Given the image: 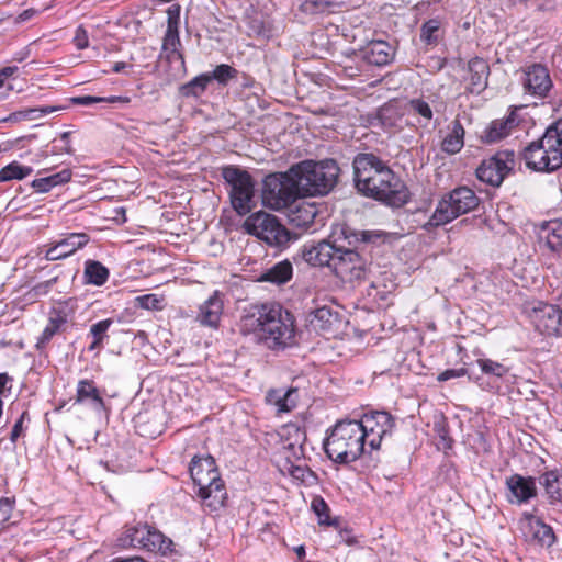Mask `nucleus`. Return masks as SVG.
I'll use <instances>...</instances> for the list:
<instances>
[{"label":"nucleus","instance_id":"f257e3e1","mask_svg":"<svg viewBox=\"0 0 562 562\" xmlns=\"http://www.w3.org/2000/svg\"><path fill=\"white\" fill-rule=\"evenodd\" d=\"M238 326L243 335H254L270 350H283L295 345V318L276 302L250 305Z\"/></svg>","mask_w":562,"mask_h":562},{"label":"nucleus","instance_id":"f03ea898","mask_svg":"<svg viewBox=\"0 0 562 562\" xmlns=\"http://www.w3.org/2000/svg\"><path fill=\"white\" fill-rule=\"evenodd\" d=\"M353 171L356 188L364 196L392 207H401L409 201L404 181L375 155H357Z\"/></svg>","mask_w":562,"mask_h":562},{"label":"nucleus","instance_id":"7ed1b4c3","mask_svg":"<svg viewBox=\"0 0 562 562\" xmlns=\"http://www.w3.org/2000/svg\"><path fill=\"white\" fill-rule=\"evenodd\" d=\"M323 447L326 456L338 464L352 463L369 453L357 419L336 422L327 429Z\"/></svg>","mask_w":562,"mask_h":562},{"label":"nucleus","instance_id":"20e7f679","mask_svg":"<svg viewBox=\"0 0 562 562\" xmlns=\"http://www.w3.org/2000/svg\"><path fill=\"white\" fill-rule=\"evenodd\" d=\"M189 472L196 487V496L210 510H218L225 506L227 499L225 482L212 456L193 457Z\"/></svg>","mask_w":562,"mask_h":562},{"label":"nucleus","instance_id":"39448f33","mask_svg":"<svg viewBox=\"0 0 562 562\" xmlns=\"http://www.w3.org/2000/svg\"><path fill=\"white\" fill-rule=\"evenodd\" d=\"M340 168L334 159L303 160L290 167L302 196L326 195L337 183Z\"/></svg>","mask_w":562,"mask_h":562},{"label":"nucleus","instance_id":"423d86ee","mask_svg":"<svg viewBox=\"0 0 562 562\" xmlns=\"http://www.w3.org/2000/svg\"><path fill=\"white\" fill-rule=\"evenodd\" d=\"M116 546L121 549L144 550L164 558H171L177 553L175 542L146 522L125 526L116 539Z\"/></svg>","mask_w":562,"mask_h":562},{"label":"nucleus","instance_id":"0eeeda50","mask_svg":"<svg viewBox=\"0 0 562 562\" xmlns=\"http://www.w3.org/2000/svg\"><path fill=\"white\" fill-rule=\"evenodd\" d=\"M480 204V198L465 186L457 187L445 194L430 217V224L435 226L450 223L460 215L475 210Z\"/></svg>","mask_w":562,"mask_h":562},{"label":"nucleus","instance_id":"6e6552de","mask_svg":"<svg viewBox=\"0 0 562 562\" xmlns=\"http://www.w3.org/2000/svg\"><path fill=\"white\" fill-rule=\"evenodd\" d=\"M262 202L272 210L289 207L299 198H303L297 181L290 169L285 172L271 173L263 179Z\"/></svg>","mask_w":562,"mask_h":562},{"label":"nucleus","instance_id":"1a4fd4ad","mask_svg":"<svg viewBox=\"0 0 562 562\" xmlns=\"http://www.w3.org/2000/svg\"><path fill=\"white\" fill-rule=\"evenodd\" d=\"M224 180L231 186L229 198L233 209L239 215H246L255 207V182L251 175L239 167L227 166L222 169Z\"/></svg>","mask_w":562,"mask_h":562},{"label":"nucleus","instance_id":"9d476101","mask_svg":"<svg viewBox=\"0 0 562 562\" xmlns=\"http://www.w3.org/2000/svg\"><path fill=\"white\" fill-rule=\"evenodd\" d=\"M331 272L344 283L351 285L364 282L370 272V267L364 257L358 251L339 246Z\"/></svg>","mask_w":562,"mask_h":562},{"label":"nucleus","instance_id":"9b49d317","mask_svg":"<svg viewBox=\"0 0 562 562\" xmlns=\"http://www.w3.org/2000/svg\"><path fill=\"white\" fill-rule=\"evenodd\" d=\"M244 228L270 246H283L290 239L288 229L274 215L266 212L249 215L244 222Z\"/></svg>","mask_w":562,"mask_h":562},{"label":"nucleus","instance_id":"f8f14e48","mask_svg":"<svg viewBox=\"0 0 562 562\" xmlns=\"http://www.w3.org/2000/svg\"><path fill=\"white\" fill-rule=\"evenodd\" d=\"M357 420L369 453L379 450L382 440L391 436L395 427L393 416L384 411L366 413Z\"/></svg>","mask_w":562,"mask_h":562},{"label":"nucleus","instance_id":"ddd939ff","mask_svg":"<svg viewBox=\"0 0 562 562\" xmlns=\"http://www.w3.org/2000/svg\"><path fill=\"white\" fill-rule=\"evenodd\" d=\"M515 154L512 150H501L494 156L484 159L476 169V177L480 181L492 187H499L505 177L513 169Z\"/></svg>","mask_w":562,"mask_h":562},{"label":"nucleus","instance_id":"4468645a","mask_svg":"<svg viewBox=\"0 0 562 562\" xmlns=\"http://www.w3.org/2000/svg\"><path fill=\"white\" fill-rule=\"evenodd\" d=\"M533 512H524L519 519V530L525 540L533 546L550 548L554 544L557 537L552 527L543 521L541 517Z\"/></svg>","mask_w":562,"mask_h":562},{"label":"nucleus","instance_id":"2eb2a0df","mask_svg":"<svg viewBox=\"0 0 562 562\" xmlns=\"http://www.w3.org/2000/svg\"><path fill=\"white\" fill-rule=\"evenodd\" d=\"M180 11L179 4H172L167 9V29L162 37L161 49L168 63L179 61L184 67L186 60L179 35Z\"/></svg>","mask_w":562,"mask_h":562},{"label":"nucleus","instance_id":"dca6fc26","mask_svg":"<svg viewBox=\"0 0 562 562\" xmlns=\"http://www.w3.org/2000/svg\"><path fill=\"white\" fill-rule=\"evenodd\" d=\"M542 137L531 142L521 153L526 166L535 171H553L561 167L554 150L546 148Z\"/></svg>","mask_w":562,"mask_h":562},{"label":"nucleus","instance_id":"f3484780","mask_svg":"<svg viewBox=\"0 0 562 562\" xmlns=\"http://www.w3.org/2000/svg\"><path fill=\"white\" fill-rule=\"evenodd\" d=\"M524 90L537 98H546L553 87L547 66L533 63L522 68Z\"/></svg>","mask_w":562,"mask_h":562},{"label":"nucleus","instance_id":"a211bd4d","mask_svg":"<svg viewBox=\"0 0 562 562\" xmlns=\"http://www.w3.org/2000/svg\"><path fill=\"white\" fill-rule=\"evenodd\" d=\"M476 363L487 379L476 376L474 382L481 390L496 393L501 387L503 380L509 374L510 368L503 362L495 361L491 358L482 357L476 359Z\"/></svg>","mask_w":562,"mask_h":562},{"label":"nucleus","instance_id":"6ab92c4d","mask_svg":"<svg viewBox=\"0 0 562 562\" xmlns=\"http://www.w3.org/2000/svg\"><path fill=\"white\" fill-rule=\"evenodd\" d=\"M224 312V294L214 291L200 306L195 321L203 327L217 329Z\"/></svg>","mask_w":562,"mask_h":562},{"label":"nucleus","instance_id":"aec40b11","mask_svg":"<svg viewBox=\"0 0 562 562\" xmlns=\"http://www.w3.org/2000/svg\"><path fill=\"white\" fill-rule=\"evenodd\" d=\"M89 241L90 236L86 233H67L60 240L48 247L45 258L52 261L67 258L83 248Z\"/></svg>","mask_w":562,"mask_h":562},{"label":"nucleus","instance_id":"412c9836","mask_svg":"<svg viewBox=\"0 0 562 562\" xmlns=\"http://www.w3.org/2000/svg\"><path fill=\"white\" fill-rule=\"evenodd\" d=\"M339 246L336 243L322 240L313 245H304L302 249L303 259L314 267H328L331 270L334 257H336Z\"/></svg>","mask_w":562,"mask_h":562},{"label":"nucleus","instance_id":"4be33fe9","mask_svg":"<svg viewBox=\"0 0 562 562\" xmlns=\"http://www.w3.org/2000/svg\"><path fill=\"white\" fill-rule=\"evenodd\" d=\"M506 487L509 491L507 499L510 504L528 503L537 495V486L535 479L531 476H522L520 474H513L506 479Z\"/></svg>","mask_w":562,"mask_h":562},{"label":"nucleus","instance_id":"5701e85b","mask_svg":"<svg viewBox=\"0 0 562 562\" xmlns=\"http://www.w3.org/2000/svg\"><path fill=\"white\" fill-rule=\"evenodd\" d=\"M75 404L88 405L95 412L108 409L102 392L92 379H80L77 382Z\"/></svg>","mask_w":562,"mask_h":562},{"label":"nucleus","instance_id":"b1692460","mask_svg":"<svg viewBox=\"0 0 562 562\" xmlns=\"http://www.w3.org/2000/svg\"><path fill=\"white\" fill-rule=\"evenodd\" d=\"M319 209L316 203L302 201L290 210L288 217L291 225L301 231H316L315 223Z\"/></svg>","mask_w":562,"mask_h":562},{"label":"nucleus","instance_id":"393cba45","mask_svg":"<svg viewBox=\"0 0 562 562\" xmlns=\"http://www.w3.org/2000/svg\"><path fill=\"white\" fill-rule=\"evenodd\" d=\"M518 125L516 110H512L504 119L492 121L484 130L481 139L485 144H494L507 137Z\"/></svg>","mask_w":562,"mask_h":562},{"label":"nucleus","instance_id":"a878e982","mask_svg":"<svg viewBox=\"0 0 562 562\" xmlns=\"http://www.w3.org/2000/svg\"><path fill=\"white\" fill-rule=\"evenodd\" d=\"M469 86L468 91L472 94H480L487 87L490 66L483 58L474 57L468 63Z\"/></svg>","mask_w":562,"mask_h":562},{"label":"nucleus","instance_id":"bb28decb","mask_svg":"<svg viewBox=\"0 0 562 562\" xmlns=\"http://www.w3.org/2000/svg\"><path fill=\"white\" fill-rule=\"evenodd\" d=\"M68 323V315L63 308H52L48 314V321L42 334L37 338L36 349H44L53 337L64 330Z\"/></svg>","mask_w":562,"mask_h":562},{"label":"nucleus","instance_id":"cd10ccee","mask_svg":"<svg viewBox=\"0 0 562 562\" xmlns=\"http://www.w3.org/2000/svg\"><path fill=\"white\" fill-rule=\"evenodd\" d=\"M393 47L385 41H371L363 49L364 59L374 66H385L394 58Z\"/></svg>","mask_w":562,"mask_h":562},{"label":"nucleus","instance_id":"c85d7f7f","mask_svg":"<svg viewBox=\"0 0 562 562\" xmlns=\"http://www.w3.org/2000/svg\"><path fill=\"white\" fill-rule=\"evenodd\" d=\"M281 437L284 438L283 450L291 451L294 459L300 460L303 454V442L306 439L305 431L295 424H288L282 427Z\"/></svg>","mask_w":562,"mask_h":562},{"label":"nucleus","instance_id":"c756f323","mask_svg":"<svg viewBox=\"0 0 562 562\" xmlns=\"http://www.w3.org/2000/svg\"><path fill=\"white\" fill-rule=\"evenodd\" d=\"M464 136L465 130L462 123L458 119L453 120L441 142V150L448 155L458 154L464 146Z\"/></svg>","mask_w":562,"mask_h":562},{"label":"nucleus","instance_id":"7c9ffc66","mask_svg":"<svg viewBox=\"0 0 562 562\" xmlns=\"http://www.w3.org/2000/svg\"><path fill=\"white\" fill-rule=\"evenodd\" d=\"M540 240L553 252L562 251V221L546 222L539 231Z\"/></svg>","mask_w":562,"mask_h":562},{"label":"nucleus","instance_id":"2f4dec72","mask_svg":"<svg viewBox=\"0 0 562 562\" xmlns=\"http://www.w3.org/2000/svg\"><path fill=\"white\" fill-rule=\"evenodd\" d=\"M110 277V270L100 261L88 259L85 262V283L95 286L104 285Z\"/></svg>","mask_w":562,"mask_h":562},{"label":"nucleus","instance_id":"473e14b6","mask_svg":"<svg viewBox=\"0 0 562 562\" xmlns=\"http://www.w3.org/2000/svg\"><path fill=\"white\" fill-rule=\"evenodd\" d=\"M71 177V170L66 168L56 173L34 179L32 181V188L35 190V192L46 193L49 192L56 186L67 183L68 181H70Z\"/></svg>","mask_w":562,"mask_h":562},{"label":"nucleus","instance_id":"72a5a7b5","mask_svg":"<svg viewBox=\"0 0 562 562\" xmlns=\"http://www.w3.org/2000/svg\"><path fill=\"white\" fill-rule=\"evenodd\" d=\"M443 36L442 21L434 18L425 21L420 26V41L427 46H436Z\"/></svg>","mask_w":562,"mask_h":562},{"label":"nucleus","instance_id":"f704fd0d","mask_svg":"<svg viewBox=\"0 0 562 562\" xmlns=\"http://www.w3.org/2000/svg\"><path fill=\"white\" fill-rule=\"evenodd\" d=\"M293 274V268L290 261L283 260L270 269H268L261 277L260 281L276 283V284H284L291 280Z\"/></svg>","mask_w":562,"mask_h":562},{"label":"nucleus","instance_id":"c9c22d12","mask_svg":"<svg viewBox=\"0 0 562 562\" xmlns=\"http://www.w3.org/2000/svg\"><path fill=\"white\" fill-rule=\"evenodd\" d=\"M542 143L547 145L546 148L555 151L557 160L562 166V117L546 130Z\"/></svg>","mask_w":562,"mask_h":562},{"label":"nucleus","instance_id":"e433bc0d","mask_svg":"<svg viewBox=\"0 0 562 562\" xmlns=\"http://www.w3.org/2000/svg\"><path fill=\"white\" fill-rule=\"evenodd\" d=\"M406 112L412 116H416L418 123L428 125L434 119V112L429 103L423 98H413L406 103Z\"/></svg>","mask_w":562,"mask_h":562},{"label":"nucleus","instance_id":"4c0bfd02","mask_svg":"<svg viewBox=\"0 0 562 562\" xmlns=\"http://www.w3.org/2000/svg\"><path fill=\"white\" fill-rule=\"evenodd\" d=\"M541 484L552 503H562V474L557 470L547 471L541 476Z\"/></svg>","mask_w":562,"mask_h":562},{"label":"nucleus","instance_id":"58836bf2","mask_svg":"<svg viewBox=\"0 0 562 562\" xmlns=\"http://www.w3.org/2000/svg\"><path fill=\"white\" fill-rule=\"evenodd\" d=\"M560 313L559 311L549 305L547 308L540 311L536 316L537 327L539 330L550 335L558 330V325L560 323Z\"/></svg>","mask_w":562,"mask_h":562},{"label":"nucleus","instance_id":"ea45409f","mask_svg":"<svg viewBox=\"0 0 562 562\" xmlns=\"http://www.w3.org/2000/svg\"><path fill=\"white\" fill-rule=\"evenodd\" d=\"M311 508L316 515L319 526L339 527V518L330 516V508L322 496L313 497Z\"/></svg>","mask_w":562,"mask_h":562},{"label":"nucleus","instance_id":"a19ab883","mask_svg":"<svg viewBox=\"0 0 562 562\" xmlns=\"http://www.w3.org/2000/svg\"><path fill=\"white\" fill-rule=\"evenodd\" d=\"M336 321V315L333 313L331 308L328 306H322L316 308L311 315V325L322 331H329L334 322Z\"/></svg>","mask_w":562,"mask_h":562},{"label":"nucleus","instance_id":"79ce46f5","mask_svg":"<svg viewBox=\"0 0 562 562\" xmlns=\"http://www.w3.org/2000/svg\"><path fill=\"white\" fill-rule=\"evenodd\" d=\"M33 172L30 166L21 165L14 160L0 169V182H8L11 180H22Z\"/></svg>","mask_w":562,"mask_h":562},{"label":"nucleus","instance_id":"37998d69","mask_svg":"<svg viewBox=\"0 0 562 562\" xmlns=\"http://www.w3.org/2000/svg\"><path fill=\"white\" fill-rule=\"evenodd\" d=\"M210 83L209 76L204 74H201L193 79H191L189 82L182 85L180 87V93L181 95L186 98H199L201 97L205 90L207 89V86Z\"/></svg>","mask_w":562,"mask_h":562},{"label":"nucleus","instance_id":"c03bdc74","mask_svg":"<svg viewBox=\"0 0 562 562\" xmlns=\"http://www.w3.org/2000/svg\"><path fill=\"white\" fill-rule=\"evenodd\" d=\"M376 117L381 125L389 131L398 127L402 120V115L394 104H385L381 106L378 111Z\"/></svg>","mask_w":562,"mask_h":562},{"label":"nucleus","instance_id":"a18cd8bd","mask_svg":"<svg viewBox=\"0 0 562 562\" xmlns=\"http://www.w3.org/2000/svg\"><path fill=\"white\" fill-rule=\"evenodd\" d=\"M209 76L210 82L215 80L218 85L225 87L233 79L237 78L238 70L231 65L221 64L217 65L213 71L205 72Z\"/></svg>","mask_w":562,"mask_h":562},{"label":"nucleus","instance_id":"49530a36","mask_svg":"<svg viewBox=\"0 0 562 562\" xmlns=\"http://www.w3.org/2000/svg\"><path fill=\"white\" fill-rule=\"evenodd\" d=\"M130 103L131 98L125 95H112L108 98L92 97V95H80L72 98V103L83 106H89L95 103Z\"/></svg>","mask_w":562,"mask_h":562},{"label":"nucleus","instance_id":"de8ad7c7","mask_svg":"<svg viewBox=\"0 0 562 562\" xmlns=\"http://www.w3.org/2000/svg\"><path fill=\"white\" fill-rule=\"evenodd\" d=\"M434 431L436 434V437L438 438L437 448L445 452H447L448 450H451L453 447L454 440L452 439V437L449 434V427H448L447 423L445 420L435 423Z\"/></svg>","mask_w":562,"mask_h":562},{"label":"nucleus","instance_id":"09e8293b","mask_svg":"<svg viewBox=\"0 0 562 562\" xmlns=\"http://www.w3.org/2000/svg\"><path fill=\"white\" fill-rule=\"evenodd\" d=\"M30 420H31V418H30L29 411L25 408L22 411L21 415L19 416V418L16 419V422L14 423V425L12 427V430L10 434V441L12 443H15L19 440V438L24 436V431L27 428V424L30 423Z\"/></svg>","mask_w":562,"mask_h":562},{"label":"nucleus","instance_id":"8fccbe9b","mask_svg":"<svg viewBox=\"0 0 562 562\" xmlns=\"http://www.w3.org/2000/svg\"><path fill=\"white\" fill-rule=\"evenodd\" d=\"M297 401V389L290 387L283 391L281 396V403L278 406L279 413H289L296 406Z\"/></svg>","mask_w":562,"mask_h":562},{"label":"nucleus","instance_id":"3c124183","mask_svg":"<svg viewBox=\"0 0 562 562\" xmlns=\"http://www.w3.org/2000/svg\"><path fill=\"white\" fill-rule=\"evenodd\" d=\"M112 324H113V319L112 318H106V319L99 321V322H97V323L91 325L90 330H89V335L92 338L101 340V341L104 342V340L109 337L108 336V330H109V328L111 327Z\"/></svg>","mask_w":562,"mask_h":562},{"label":"nucleus","instance_id":"603ef678","mask_svg":"<svg viewBox=\"0 0 562 562\" xmlns=\"http://www.w3.org/2000/svg\"><path fill=\"white\" fill-rule=\"evenodd\" d=\"M138 305L145 310L159 311L161 310V299L156 294H145L136 297Z\"/></svg>","mask_w":562,"mask_h":562},{"label":"nucleus","instance_id":"864d4df0","mask_svg":"<svg viewBox=\"0 0 562 562\" xmlns=\"http://www.w3.org/2000/svg\"><path fill=\"white\" fill-rule=\"evenodd\" d=\"M74 44L77 49H86L89 46V36L87 30L79 25L75 31Z\"/></svg>","mask_w":562,"mask_h":562},{"label":"nucleus","instance_id":"5fc2aeb1","mask_svg":"<svg viewBox=\"0 0 562 562\" xmlns=\"http://www.w3.org/2000/svg\"><path fill=\"white\" fill-rule=\"evenodd\" d=\"M468 369L465 367H461L458 369H447L438 374L437 381L445 382L450 379H457L468 375Z\"/></svg>","mask_w":562,"mask_h":562},{"label":"nucleus","instance_id":"6e6d98bb","mask_svg":"<svg viewBox=\"0 0 562 562\" xmlns=\"http://www.w3.org/2000/svg\"><path fill=\"white\" fill-rule=\"evenodd\" d=\"M15 506V496H4L0 498V513L4 518H9Z\"/></svg>","mask_w":562,"mask_h":562},{"label":"nucleus","instance_id":"4d7b16f0","mask_svg":"<svg viewBox=\"0 0 562 562\" xmlns=\"http://www.w3.org/2000/svg\"><path fill=\"white\" fill-rule=\"evenodd\" d=\"M12 381L8 373H0V400L11 393Z\"/></svg>","mask_w":562,"mask_h":562},{"label":"nucleus","instance_id":"13d9d810","mask_svg":"<svg viewBox=\"0 0 562 562\" xmlns=\"http://www.w3.org/2000/svg\"><path fill=\"white\" fill-rule=\"evenodd\" d=\"M338 535H339V538H340V542L342 543H346L348 546H353L356 544L358 541H357V538L352 535V530L347 528V527H338Z\"/></svg>","mask_w":562,"mask_h":562},{"label":"nucleus","instance_id":"bf43d9fd","mask_svg":"<svg viewBox=\"0 0 562 562\" xmlns=\"http://www.w3.org/2000/svg\"><path fill=\"white\" fill-rule=\"evenodd\" d=\"M283 391L284 390L282 389H272L268 391L266 395L267 403L274 405L278 408L279 404L281 403V396L283 394Z\"/></svg>","mask_w":562,"mask_h":562},{"label":"nucleus","instance_id":"052dcab7","mask_svg":"<svg viewBox=\"0 0 562 562\" xmlns=\"http://www.w3.org/2000/svg\"><path fill=\"white\" fill-rule=\"evenodd\" d=\"M142 419H143V416H138L137 428H138L140 436L155 438L157 435H159L161 432L160 430H147L145 422H143Z\"/></svg>","mask_w":562,"mask_h":562},{"label":"nucleus","instance_id":"680f3d73","mask_svg":"<svg viewBox=\"0 0 562 562\" xmlns=\"http://www.w3.org/2000/svg\"><path fill=\"white\" fill-rule=\"evenodd\" d=\"M289 471L293 477L301 480L302 482L305 481V476L308 473V470L305 468L294 464L290 465Z\"/></svg>","mask_w":562,"mask_h":562},{"label":"nucleus","instance_id":"e2e57ef3","mask_svg":"<svg viewBox=\"0 0 562 562\" xmlns=\"http://www.w3.org/2000/svg\"><path fill=\"white\" fill-rule=\"evenodd\" d=\"M18 70L16 66H8L0 69V76L5 81L9 77H11Z\"/></svg>","mask_w":562,"mask_h":562},{"label":"nucleus","instance_id":"0e129e2a","mask_svg":"<svg viewBox=\"0 0 562 562\" xmlns=\"http://www.w3.org/2000/svg\"><path fill=\"white\" fill-rule=\"evenodd\" d=\"M110 562H147L142 557L135 555L130 558H115Z\"/></svg>","mask_w":562,"mask_h":562},{"label":"nucleus","instance_id":"69168bd1","mask_svg":"<svg viewBox=\"0 0 562 562\" xmlns=\"http://www.w3.org/2000/svg\"><path fill=\"white\" fill-rule=\"evenodd\" d=\"M56 110H57V108H54V106H45V108L31 109L30 112L31 113L38 112L41 115H44V114L53 113Z\"/></svg>","mask_w":562,"mask_h":562},{"label":"nucleus","instance_id":"338daca9","mask_svg":"<svg viewBox=\"0 0 562 562\" xmlns=\"http://www.w3.org/2000/svg\"><path fill=\"white\" fill-rule=\"evenodd\" d=\"M104 342L92 338L91 344L88 346L89 351L100 350L103 348Z\"/></svg>","mask_w":562,"mask_h":562},{"label":"nucleus","instance_id":"774afa93","mask_svg":"<svg viewBox=\"0 0 562 562\" xmlns=\"http://www.w3.org/2000/svg\"><path fill=\"white\" fill-rule=\"evenodd\" d=\"M126 63L124 61H117L113 65L112 71L115 74L122 72L126 68Z\"/></svg>","mask_w":562,"mask_h":562}]
</instances>
